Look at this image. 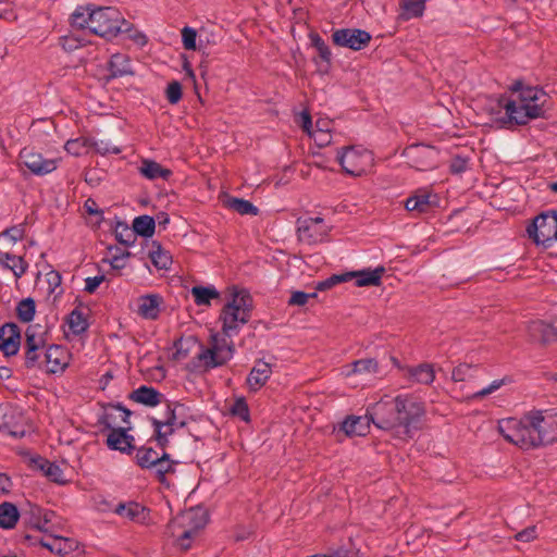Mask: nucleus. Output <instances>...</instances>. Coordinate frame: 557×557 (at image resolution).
I'll return each mask as SVG.
<instances>
[{"label": "nucleus", "instance_id": "nucleus-34", "mask_svg": "<svg viewBox=\"0 0 557 557\" xmlns=\"http://www.w3.org/2000/svg\"><path fill=\"white\" fill-rule=\"evenodd\" d=\"M199 344H202L198 341V338L194 335H189L187 337H180L176 339L173 344V347L175 348V351L172 355V360L178 361L182 359H185L188 357L190 351L198 346Z\"/></svg>", "mask_w": 557, "mask_h": 557}, {"label": "nucleus", "instance_id": "nucleus-53", "mask_svg": "<svg viewBox=\"0 0 557 557\" xmlns=\"http://www.w3.org/2000/svg\"><path fill=\"white\" fill-rule=\"evenodd\" d=\"M426 0H401V8L413 17H420L425 10Z\"/></svg>", "mask_w": 557, "mask_h": 557}, {"label": "nucleus", "instance_id": "nucleus-9", "mask_svg": "<svg viewBox=\"0 0 557 557\" xmlns=\"http://www.w3.org/2000/svg\"><path fill=\"white\" fill-rule=\"evenodd\" d=\"M372 36L360 28H339L333 32L332 41L335 46L360 51L369 46Z\"/></svg>", "mask_w": 557, "mask_h": 557}, {"label": "nucleus", "instance_id": "nucleus-16", "mask_svg": "<svg viewBox=\"0 0 557 557\" xmlns=\"http://www.w3.org/2000/svg\"><path fill=\"white\" fill-rule=\"evenodd\" d=\"M362 157L354 146H346L338 149L336 160L341 164L342 170L351 176H360L363 169L358 166V159Z\"/></svg>", "mask_w": 557, "mask_h": 557}, {"label": "nucleus", "instance_id": "nucleus-57", "mask_svg": "<svg viewBox=\"0 0 557 557\" xmlns=\"http://www.w3.org/2000/svg\"><path fill=\"white\" fill-rule=\"evenodd\" d=\"M182 41L186 50L197 49V32L188 26L182 29Z\"/></svg>", "mask_w": 557, "mask_h": 557}, {"label": "nucleus", "instance_id": "nucleus-60", "mask_svg": "<svg viewBox=\"0 0 557 557\" xmlns=\"http://www.w3.org/2000/svg\"><path fill=\"white\" fill-rule=\"evenodd\" d=\"M24 232L23 225L7 228L0 234V240L9 239L12 243H16L18 239L23 238Z\"/></svg>", "mask_w": 557, "mask_h": 557}, {"label": "nucleus", "instance_id": "nucleus-35", "mask_svg": "<svg viewBox=\"0 0 557 557\" xmlns=\"http://www.w3.org/2000/svg\"><path fill=\"white\" fill-rule=\"evenodd\" d=\"M196 305L198 306H210L212 299H219L220 293L212 285L201 286L196 285L190 290Z\"/></svg>", "mask_w": 557, "mask_h": 557}, {"label": "nucleus", "instance_id": "nucleus-27", "mask_svg": "<svg viewBox=\"0 0 557 557\" xmlns=\"http://www.w3.org/2000/svg\"><path fill=\"white\" fill-rule=\"evenodd\" d=\"M139 173L150 181L160 177L163 178L164 181H169L173 174V172L170 169L163 168L160 163L150 159H144L141 161Z\"/></svg>", "mask_w": 557, "mask_h": 557}, {"label": "nucleus", "instance_id": "nucleus-54", "mask_svg": "<svg viewBox=\"0 0 557 557\" xmlns=\"http://www.w3.org/2000/svg\"><path fill=\"white\" fill-rule=\"evenodd\" d=\"M183 87L178 81H172L165 88V98L170 104H176L182 100Z\"/></svg>", "mask_w": 557, "mask_h": 557}, {"label": "nucleus", "instance_id": "nucleus-24", "mask_svg": "<svg viewBox=\"0 0 557 557\" xmlns=\"http://www.w3.org/2000/svg\"><path fill=\"white\" fill-rule=\"evenodd\" d=\"M60 525V518L54 511L37 507V531L47 533L48 536H52V534H57Z\"/></svg>", "mask_w": 557, "mask_h": 557}, {"label": "nucleus", "instance_id": "nucleus-32", "mask_svg": "<svg viewBox=\"0 0 557 557\" xmlns=\"http://www.w3.org/2000/svg\"><path fill=\"white\" fill-rule=\"evenodd\" d=\"M132 230L135 234V238L137 236L150 238L156 232V220L153 216L148 214L136 216L133 220Z\"/></svg>", "mask_w": 557, "mask_h": 557}, {"label": "nucleus", "instance_id": "nucleus-42", "mask_svg": "<svg viewBox=\"0 0 557 557\" xmlns=\"http://www.w3.org/2000/svg\"><path fill=\"white\" fill-rule=\"evenodd\" d=\"M115 239L125 247L133 246L136 242L133 230L126 222L117 220L114 227Z\"/></svg>", "mask_w": 557, "mask_h": 557}, {"label": "nucleus", "instance_id": "nucleus-20", "mask_svg": "<svg viewBox=\"0 0 557 557\" xmlns=\"http://www.w3.org/2000/svg\"><path fill=\"white\" fill-rule=\"evenodd\" d=\"M128 398L137 404L152 408L164 400V395L152 386L140 385L128 395Z\"/></svg>", "mask_w": 557, "mask_h": 557}, {"label": "nucleus", "instance_id": "nucleus-52", "mask_svg": "<svg viewBox=\"0 0 557 557\" xmlns=\"http://www.w3.org/2000/svg\"><path fill=\"white\" fill-rule=\"evenodd\" d=\"M478 366H472L468 363H460L454 368L451 373V379L455 382L466 381L468 377H473L474 372L478 371Z\"/></svg>", "mask_w": 557, "mask_h": 557}, {"label": "nucleus", "instance_id": "nucleus-12", "mask_svg": "<svg viewBox=\"0 0 557 557\" xmlns=\"http://www.w3.org/2000/svg\"><path fill=\"white\" fill-rule=\"evenodd\" d=\"M370 423L372 421L369 419L368 412L364 417L347 416L338 426L334 428V433L338 440L342 434L347 437L364 436L369 433Z\"/></svg>", "mask_w": 557, "mask_h": 557}, {"label": "nucleus", "instance_id": "nucleus-48", "mask_svg": "<svg viewBox=\"0 0 557 557\" xmlns=\"http://www.w3.org/2000/svg\"><path fill=\"white\" fill-rule=\"evenodd\" d=\"M26 336V360L27 368L35 367V330L29 325L25 332Z\"/></svg>", "mask_w": 557, "mask_h": 557}, {"label": "nucleus", "instance_id": "nucleus-10", "mask_svg": "<svg viewBox=\"0 0 557 557\" xmlns=\"http://www.w3.org/2000/svg\"><path fill=\"white\" fill-rule=\"evenodd\" d=\"M70 352L62 345H51L44 354V360L39 362V368L48 374L62 373L69 366Z\"/></svg>", "mask_w": 557, "mask_h": 557}, {"label": "nucleus", "instance_id": "nucleus-38", "mask_svg": "<svg viewBox=\"0 0 557 557\" xmlns=\"http://www.w3.org/2000/svg\"><path fill=\"white\" fill-rule=\"evenodd\" d=\"M231 299L235 300V306L238 307L240 311H252L253 310V299L250 295L249 290L245 288H238L237 286H233L231 289Z\"/></svg>", "mask_w": 557, "mask_h": 557}, {"label": "nucleus", "instance_id": "nucleus-18", "mask_svg": "<svg viewBox=\"0 0 557 557\" xmlns=\"http://www.w3.org/2000/svg\"><path fill=\"white\" fill-rule=\"evenodd\" d=\"M137 313L146 320H157L163 298L159 294L143 295L137 299Z\"/></svg>", "mask_w": 557, "mask_h": 557}, {"label": "nucleus", "instance_id": "nucleus-51", "mask_svg": "<svg viewBox=\"0 0 557 557\" xmlns=\"http://www.w3.org/2000/svg\"><path fill=\"white\" fill-rule=\"evenodd\" d=\"M149 421L153 426V434L162 433V429L164 426L175 425V408L165 411L164 420H159L157 418L150 417Z\"/></svg>", "mask_w": 557, "mask_h": 557}, {"label": "nucleus", "instance_id": "nucleus-47", "mask_svg": "<svg viewBox=\"0 0 557 557\" xmlns=\"http://www.w3.org/2000/svg\"><path fill=\"white\" fill-rule=\"evenodd\" d=\"M18 163L25 176L35 174V159L33 148L25 147L21 150L18 156Z\"/></svg>", "mask_w": 557, "mask_h": 557}, {"label": "nucleus", "instance_id": "nucleus-56", "mask_svg": "<svg viewBox=\"0 0 557 557\" xmlns=\"http://www.w3.org/2000/svg\"><path fill=\"white\" fill-rule=\"evenodd\" d=\"M309 136L313 138L314 143L319 147H325L332 140V135L330 134L329 129L320 128V122L315 123V129Z\"/></svg>", "mask_w": 557, "mask_h": 557}, {"label": "nucleus", "instance_id": "nucleus-59", "mask_svg": "<svg viewBox=\"0 0 557 557\" xmlns=\"http://www.w3.org/2000/svg\"><path fill=\"white\" fill-rule=\"evenodd\" d=\"M60 45L64 51L72 52L83 47L85 44L82 39L75 36H63L60 37Z\"/></svg>", "mask_w": 557, "mask_h": 557}, {"label": "nucleus", "instance_id": "nucleus-43", "mask_svg": "<svg viewBox=\"0 0 557 557\" xmlns=\"http://www.w3.org/2000/svg\"><path fill=\"white\" fill-rule=\"evenodd\" d=\"M351 370L347 372V375L350 374H362V373H377L379 372V362L375 358H364L354 361L351 364Z\"/></svg>", "mask_w": 557, "mask_h": 557}, {"label": "nucleus", "instance_id": "nucleus-13", "mask_svg": "<svg viewBox=\"0 0 557 557\" xmlns=\"http://www.w3.org/2000/svg\"><path fill=\"white\" fill-rule=\"evenodd\" d=\"M528 336L532 343L550 345L557 343V326L543 320L531 321L528 324Z\"/></svg>", "mask_w": 557, "mask_h": 557}, {"label": "nucleus", "instance_id": "nucleus-28", "mask_svg": "<svg viewBox=\"0 0 557 557\" xmlns=\"http://www.w3.org/2000/svg\"><path fill=\"white\" fill-rule=\"evenodd\" d=\"M148 258L159 270H169L173 261L171 253L158 240L151 242Z\"/></svg>", "mask_w": 557, "mask_h": 557}, {"label": "nucleus", "instance_id": "nucleus-23", "mask_svg": "<svg viewBox=\"0 0 557 557\" xmlns=\"http://www.w3.org/2000/svg\"><path fill=\"white\" fill-rule=\"evenodd\" d=\"M309 38L311 40L312 47L317 49L319 58L321 59V64L314 60V62L319 65V72L322 74L329 73L332 66V52L330 47L318 33H310Z\"/></svg>", "mask_w": 557, "mask_h": 557}, {"label": "nucleus", "instance_id": "nucleus-63", "mask_svg": "<svg viewBox=\"0 0 557 557\" xmlns=\"http://www.w3.org/2000/svg\"><path fill=\"white\" fill-rule=\"evenodd\" d=\"M416 200L418 201V212L424 213L428 212L432 207V201L430 200L431 195L426 191L420 190L416 195H413Z\"/></svg>", "mask_w": 557, "mask_h": 557}, {"label": "nucleus", "instance_id": "nucleus-45", "mask_svg": "<svg viewBox=\"0 0 557 557\" xmlns=\"http://www.w3.org/2000/svg\"><path fill=\"white\" fill-rule=\"evenodd\" d=\"M16 315L23 323L33 321L35 317V299L33 297L22 299L16 306Z\"/></svg>", "mask_w": 557, "mask_h": 557}, {"label": "nucleus", "instance_id": "nucleus-25", "mask_svg": "<svg viewBox=\"0 0 557 557\" xmlns=\"http://www.w3.org/2000/svg\"><path fill=\"white\" fill-rule=\"evenodd\" d=\"M405 376L411 382L429 385L433 383L435 372L432 364L423 362L416 367H407Z\"/></svg>", "mask_w": 557, "mask_h": 557}, {"label": "nucleus", "instance_id": "nucleus-8", "mask_svg": "<svg viewBox=\"0 0 557 557\" xmlns=\"http://www.w3.org/2000/svg\"><path fill=\"white\" fill-rule=\"evenodd\" d=\"M296 225L298 239L309 245L324 242L332 230V226L326 225L320 216L299 218Z\"/></svg>", "mask_w": 557, "mask_h": 557}, {"label": "nucleus", "instance_id": "nucleus-2", "mask_svg": "<svg viewBox=\"0 0 557 557\" xmlns=\"http://www.w3.org/2000/svg\"><path fill=\"white\" fill-rule=\"evenodd\" d=\"M509 89L519 92V101L507 99L505 96L499 97L498 106L506 111L502 119L503 123L525 125L530 120L545 117L546 112L550 110V97L543 88L525 87L523 82L518 79Z\"/></svg>", "mask_w": 557, "mask_h": 557}, {"label": "nucleus", "instance_id": "nucleus-33", "mask_svg": "<svg viewBox=\"0 0 557 557\" xmlns=\"http://www.w3.org/2000/svg\"><path fill=\"white\" fill-rule=\"evenodd\" d=\"M114 512L132 521H143L146 519V508L136 502L120 503Z\"/></svg>", "mask_w": 557, "mask_h": 557}, {"label": "nucleus", "instance_id": "nucleus-39", "mask_svg": "<svg viewBox=\"0 0 557 557\" xmlns=\"http://www.w3.org/2000/svg\"><path fill=\"white\" fill-rule=\"evenodd\" d=\"M13 412L7 406H0V431L13 436H24V429H15L12 424Z\"/></svg>", "mask_w": 557, "mask_h": 557}, {"label": "nucleus", "instance_id": "nucleus-6", "mask_svg": "<svg viewBox=\"0 0 557 557\" xmlns=\"http://www.w3.org/2000/svg\"><path fill=\"white\" fill-rule=\"evenodd\" d=\"M529 238L545 249L557 243V211L550 210L536 215L527 227Z\"/></svg>", "mask_w": 557, "mask_h": 557}, {"label": "nucleus", "instance_id": "nucleus-1", "mask_svg": "<svg viewBox=\"0 0 557 557\" xmlns=\"http://www.w3.org/2000/svg\"><path fill=\"white\" fill-rule=\"evenodd\" d=\"M368 413L377 429L410 436L411 428L425 414V406L411 395L384 396L368 407Z\"/></svg>", "mask_w": 557, "mask_h": 557}, {"label": "nucleus", "instance_id": "nucleus-31", "mask_svg": "<svg viewBox=\"0 0 557 557\" xmlns=\"http://www.w3.org/2000/svg\"><path fill=\"white\" fill-rule=\"evenodd\" d=\"M37 470L42 471L44 475L57 484H65L67 480L63 475V470L55 462L37 456Z\"/></svg>", "mask_w": 557, "mask_h": 557}, {"label": "nucleus", "instance_id": "nucleus-3", "mask_svg": "<svg viewBox=\"0 0 557 557\" xmlns=\"http://www.w3.org/2000/svg\"><path fill=\"white\" fill-rule=\"evenodd\" d=\"M90 33L108 40L115 38L120 34H124L126 38L139 46H145L148 41L147 36L135 28V26L126 21L121 12L113 7H94V11H91L90 14Z\"/></svg>", "mask_w": 557, "mask_h": 557}, {"label": "nucleus", "instance_id": "nucleus-61", "mask_svg": "<svg viewBox=\"0 0 557 557\" xmlns=\"http://www.w3.org/2000/svg\"><path fill=\"white\" fill-rule=\"evenodd\" d=\"M166 401V410L175 408V428L183 429L187 425V421L185 419L178 420V418L182 416V410L185 409V406L178 401Z\"/></svg>", "mask_w": 557, "mask_h": 557}, {"label": "nucleus", "instance_id": "nucleus-17", "mask_svg": "<svg viewBox=\"0 0 557 557\" xmlns=\"http://www.w3.org/2000/svg\"><path fill=\"white\" fill-rule=\"evenodd\" d=\"M239 311L235 306V300H228L222 308L220 313V321H222V333L225 336L232 337L239 332Z\"/></svg>", "mask_w": 557, "mask_h": 557}, {"label": "nucleus", "instance_id": "nucleus-62", "mask_svg": "<svg viewBox=\"0 0 557 557\" xmlns=\"http://www.w3.org/2000/svg\"><path fill=\"white\" fill-rule=\"evenodd\" d=\"M468 158H463L461 156H455L449 164V172L451 174H461L468 168Z\"/></svg>", "mask_w": 557, "mask_h": 557}, {"label": "nucleus", "instance_id": "nucleus-64", "mask_svg": "<svg viewBox=\"0 0 557 557\" xmlns=\"http://www.w3.org/2000/svg\"><path fill=\"white\" fill-rule=\"evenodd\" d=\"M505 384V379L493 381L487 387H484L478 392H475L471 398L472 399H482L483 397L492 394L497 391L500 386Z\"/></svg>", "mask_w": 557, "mask_h": 557}, {"label": "nucleus", "instance_id": "nucleus-40", "mask_svg": "<svg viewBox=\"0 0 557 557\" xmlns=\"http://www.w3.org/2000/svg\"><path fill=\"white\" fill-rule=\"evenodd\" d=\"M90 145H95L94 139L88 137H78L67 140L64 145V149L67 153L79 157L87 153L88 149H90Z\"/></svg>", "mask_w": 557, "mask_h": 557}, {"label": "nucleus", "instance_id": "nucleus-22", "mask_svg": "<svg viewBox=\"0 0 557 557\" xmlns=\"http://www.w3.org/2000/svg\"><path fill=\"white\" fill-rule=\"evenodd\" d=\"M136 465L141 469H153L156 465L169 459V454L159 455L152 447L141 446L136 449Z\"/></svg>", "mask_w": 557, "mask_h": 557}, {"label": "nucleus", "instance_id": "nucleus-49", "mask_svg": "<svg viewBox=\"0 0 557 557\" xmlns=\"http://www.w3.org/2000/svg\"><path fill=\"white\" fill-rule=\"evenodd\" d=\"M60 160V157L44 158L40 153H37V175L51 173L57 169Z\"/></svg>", "mask_w": 557, "mask_h": 557}, {"label": "nucleus", "instance_id": "nucleus-26", "mask_svg": "<svg viewBox=\"0 0 557 557\" xmlns=\"http://www.w3.org/2000/svg\"><path fill=\"white\" fill-rule=\"evenodd\" d=\"M385 268L380 265L374 270L363 269L360 271H351L354 278H356V286H380L382 283V276L385 273Z\"/></svg>", "mask_w": 557, "mask_h": 557}, {"label": "nucleus", "instance_id": "nucleus-55", "mask_svg": "<svg viewBox=\"0 0 557 557\" xmlns=\"http://www.w3.org/2000/svg\"><path fill=\"white\" fill-rule=\"evenodd\" d=\"M230 411L233 416L240 418L245 422L250 420L249 407L244 397L235 399Z\"/></svg>", "mask_w": 557, "mask_h": 557}, {"label": "nucleus", "instance_id": "nucleus-21", "mask_svg": "<svg viewBox=\"0 0 557 557\" xmlns=\"http://www.w3.org/2000/svg\"><path fill=\"white\" fill-rule=\"evenodd\" d=\"M107 70L109 72L106 77L107 82L126 75H134V72L131 69L129 58L123 53L112 54L107 64Z\"/></svg>", "mask_w": 557, "mask_h": 557}, {"label": "nucleus", "instance_id": "nucleus-30", "mask_svg": "<svg viewBox=\"0 0 557 557\" xmlns=\"http://www.w3.org/2000/svg\"><path fill=\"white\" fill-rule=\"evenodd\" d=\"M82 306L83 304L79 302V305L70 312L66 319L69 329L74 335H81L89 327L88 314L81 309Z\"/></svg>", "mask_w": 557, "mask_h": 557}, {"label": "nucleus", "instance_id": "nucleus-15", "mask_svg": "<svg viewBox=\"0 0 557 557\" xmlns=\"http://www.w3.org/2000/svg\"><path fill=\"white\" fill-rule=\"evenodd\" d=\"M37 546L64 557L77 548V542L59 534H52V536L37 539Z\"/></svg>", "mask_w": 557, "mask_h": 557}, {"label": "nucleus", "instance_id": "nucleus-5", "mask_svg": "<svg viewBox=\"0 0 557 557\" xmlns=\"http://www.w3.org/2000/svg\"><path fill=\"white\" fill-rule=\"evenodd\" d=\"M531 447L537 448L557 442V409L531 410L524 413Z\"/></svg>", "mask_w": 557, "mask_h": 557}, {"label": "nucleus", "instance_id": "nucleus-11", "mask_svg": "<svg viewBox=\"0 0 557 557\" xmlns=\"http://www.w3.org/2000/svg\"><path fill=\"white\" fill-rule=\"evenodd\" d=\"M405 154L411 160L412 166L426 170L435 166L438 150L434 146L417 144L407 147Z\"/></svg>", "mask_w": 557, "mask_h": 557}, {"label": "nucleus", "instance_id": "nucleus-7", "mask_svg": "<svg viewBox=\"0 0 557 557\" xmlns=\"http://www.w3.org/2000/svg\"><path fill=\"white\" fill-rule=\"evenodd\" d=\"M498 431L503 437L522 449H531V436L529 426L524 421V414L521 419L509 418L507 420L499 421Z\"/></svg>", "mask_w": 557, "mask_h": 557}, {"label": "nucleus", "instance_id": "nucleus-46", "mask_svg": "<svg viewBox=\"0 0 557 557\" xmlns=\"http://www.w3.org/2000/svg\"><path fill=\"white\" fill-rule=\"evenodd\" d=\"M178 461L171 459L169 455V459L166 461H162L159 465L154 466V473L158 482L162 485L170 486V483L166 479V474L175 473V466Z\"/></svg>", "mask_w": 557, "mask_h": 557}, {"label": "nucleus", "instance_id": "nucleus-50", "mask_svg": "<svg viewBox=\"0 0 557 557\" xmlns=\"http://www.w3.org/2000/svg\"><path fill=\"white\" fill-rule=\"evenodd\" d=\"M132 430V426H120L116 428V435L123 440V448L122 454L131 455L134 450H136V446L134 444L135 437L128 434V431Z\"/></svg>", "mask_w": 557, "mask_h": 557}, {"label": "nucleus", "instance_id": "nucleus-29", "mask_svg": "<svg viewBox=\"0 0 557 557\" xmlns=\"http://www.w3.org/2000/svg\"><path fill=\"white\" fill-rule=\"evenodd\" d=\"M20 517V510L15 504L11 502H3L0 504V529H14Z\"/></svg>", "mask_w": 557, "mask_h": 557}, {"label": "nucleus", "instance_id": "nucleus-41", "mask_svg": "<svg viewBox=\"0 0 557 557\" xmlns=\"http://www.w3.org/2000/svg\"><path fill=\"white\" fill-rule=\"evenodd\" d=\"M0 264L12 270L16 277H20L26 270L23 258L9 252L0 251Z\"/></svg>", "mask_w": 557, "mask_h": 557}, {"label": "nucleus", "instance_id": "nucleus-58", "mask_svg": "<svg viewBox=\"0 0 557 557\" xmlns=\"http://www.w3.org/2000/svg\"><path fill=\"white\" fill-rule=\"evenodd\" d=\"M61 274L55 270H50L45 275V284L47 285L46 290L48 294H52L61 285Z\"/></svg>", "mask_w": 557, "mask_h": 557}, {"label": "nucleus", "instance_id": "nucleus-19", "mask_svg": "<svg viewBox=\"0 0 557 557\" xmlns=\"http://www.w3.org/2000/svg\"><path fill=\"white\" fill-rule=\"evenodd\" d=\"M271 374V364L261 359L257 360L246 380L249 389L252 392L259 391L267 384Z\"/></svg>", "mask_w": 557, "mask_h": 557}, {"label": "nucleus", "instance_id": "nucleus-37", "mask_svg": "<svg viewBox=\"0 0 557 557\" xmlns=\"http://www.w3.org/2000/svg\"><path fill=\"white\" fill-rule=\"evenodd\" d=\"M94 4L79 5L71 15L72 27L79 29L88 28L90 30V14L94 11Z\"/></svg>", "mask_w": 557, "mask_h": 557}, {"label": "nucleus", "instance_id": "nucleus-4", "mask_svg": "<svg viewBox=\"0 0 557 557\" xmlns=\"http://www.w3.org/2000/svg\"><path fill=\"white\" fill-rule=\"evenodd\" d=\"M231 337L219 333L210 335V347L199 344L200 351L185 367L190 373L207 372L226 364L235 354V345Z\"/></svg>", "mask_w": 557, "mask_h": 557}, {"label": "nucleus", "instance_id": "nucleus-44", "mask_svg": "<svg viewBox=\"0 0 557 557\" xmlns=\"http://www.w3.org/2000/svg\"><path fill=\"white\" fill-rule=\"evenodd\" d=\"M182 519L186 521L196 533L203 529L208 522L207 513L197 509H189L182 516Z\"/></svg>", "mask_w": 557, "mask_h": 557}, {"label": "nucleus", "instance_id": "nucleus-14", "mask_svg": "<svg viewBox=\"0 0 557 557\" xmlns=\"http://www.w3.org/2000/svg\"><path fill=\"white\" fill-rule=\"evenodd\" d=\"M21 346V330L13 322L4 323L0 327V350L5 357L15 356Z\"/></svg>", "mask_w": 557, "mask_h": 557}, {"label": "nucleus", "instance_id": "nucleus-36", "mask_svg": "<svg viewBox=\"0 0 557 557\" xmlns=\"http://www.w3.org/2000/svg\"><path fill=\"white\" fill-rule=\"evenodd\" d=\"M225 207L242 215L255 216L259 214V209L252 202L243 198L228 197L225 201Z\"/></svg>", "mask_w": 557, "mask_h": 557}]
</instances>
